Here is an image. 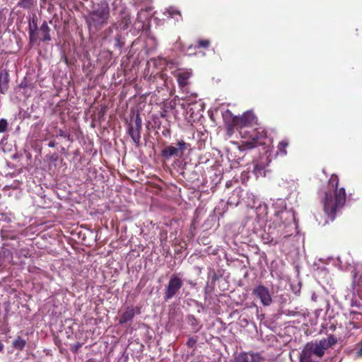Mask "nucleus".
<instances>
[{"mask_svg":"<svg viewBox=\"0 0 362 362\" xmlns=\"http://www.w3.org/2000/svg\"><path fill=\"white\" fill-rule=\"evenodd\" d=\"M339 183L338 176L332 174L329 180L323 201L324 211L332 221L335 218L337 211L344 205L346 199L345 189L339 188Z\"/></svg>","mask_w":362,"mask_h":362,"instance_id":"nucleus-1","label":"nucleus"},{"mask_svg":"<svg viewBox=\"0 0 362 362\" xmlns=\"http://www.w3.org/2000/svg\"><path fill=\"white\" fill-rule=\"evenodd\" d=\"M337 343V339L332 334L327 338L308 342L300 354V362H320L326 351Z\"/></svg>","mask_w":362,"mask_h":362,"instance_id":"nucleus-2","label":"nucleus"},{"mask_svg":"<svg viewBox=\"0 0 362 362\" xmlns=\"http://www.w3.org/2000/svg\"><path fill=\"white\" fill-rule=\"evenodd\" d=\"M109 14L108 7L105 3L98 5V8L90 12L86 17V23L91 32H95L105 23Z\"/></svg>","mask_w":362,"mask_h":362,"instance_id":"nucleus-3","label":"nucleus"},{"mask_svg":"<svg viewBox=\"0 0 362 362\" xmlns=\"http://www.w3.org/2000/svg\"><path fill=\"white\" fill-rule=\"evenodd\" d=\"M182 280L180 277L179 274H172L165 288L163 296L164 300L165 301H168L174 298L182 288Z\"/></svg>","mask_w":362,"mask_h":362,"instance_id":"nucleus-4","label":"nucleus"},{"mask_svg":"<svg viewBox=\"0 0 362 362\" xmlns=\"http://www.w3.org/2000/svg\"><path fill=\"white\" fill-rule=\"evenodd\" d=\"M148 70L146 71V78L151 83H156V88L158 91L159 88L163 89V86H165L167 89L173 88V81L171 78H169L166 74L159 71L156 74L151 73L148 76Z\"/></svg>","mask_w":362,"mask_h":362,"instance_id":"nucleus-5","label":"nucleus"},{"mask_svg":"<svg viewBox=\"0 0 362 362\" xmlns=\"http://www.w3.org/2000/svg\"><path fill=\"white\" fill-rule=\"evenodd\" d=\"M141 127V119L138 114L131 119L128 124V134L137 147L140 146Z\"/></svg>","mask_w":362,"mask_h":362,"instance_id":"nucleus-6","label":"nucleus"},{"mask_svg":"<svg viewBox=\"0 0 362 362\" xmlns=\"http://www.w3.org/2000/svg\"><path fill=\"white\" fill-rule=\"evenodd\" d=\"M187 146L188 144L185 141H179L177 144V147L168 146L164 148L161 151V155L165 158H169L172 156L181 158L185 151L187 148Z\"/></svg>","mask_w":362,"mask_h":362,"instance_id":"nucleus-7","label":"nucleus"},{"mask_svg":"<svg viewBox=\"0 0 362 362\" xmlns=\"http://www.w3.org/2000/svg\"><path fill=\"white\" fill-rule=\"evenodd\" d=\"M132 24V18L129 12L124 8H122L117 17V23H115V27L117 30L125 31Z\"/></svg>","mask_w":362,"mask_h":362,"instance_id":"nucleus-8","label":"nucleus"},{"mask_svg":"<svg viewBox=\"0 0 362 362\" xmlns=\"http://www.w3.org/2000/svg\"><path fill=\"white\" fill-rule=\"evenodd\" d=\"M239 134L243 139L246 140L252 139L254 141L262 140L265 139V134L262 132H259L256 128L253 127H245L239 128Z\"/></svg>","mask_w":362,"mask_h":362,"instance_id":"nucleus-9","label":"nucleus"},{"mask_svg":"<svg viewBox=\"0 0 362 362\" xmlns=\"http://www.w3.org/2000/svg\"><path fill=\"white\" fill-rule=\"evenodd\" d=\"M264 358L259 352H241L235 358V362H263Z\"/></svg>","mask_w":362,"mask_h":362,"instance_id":"nucleus-10","label":"nucleus"},{"mask_svg":"<svg viewBox=\"0 0 362 362\" xmlns=\"http://www.w3.org/2000/svg\"><path fill=\"white\" fill-rule=\"evenodd\" d=\"M192 76V72L189 70L177 71L174 73V76L177 78L178 86L183 92H187L189 79Z\"/></svg>","mask_w":362,"mask_h":362,"instance_id":"nucleus-11","label":"nucleus"},{"mask_svg":"<svg viewBox=\"0 0 362 362\" xmlns=\"http://www.w3.org/2000/svg\"><path fill=\"white\" fill-rule=\"evenodd\" d=\"M252 294L260 300L264 306L269 305L272 302V298L269 294L268 288L262 285H259L252 291Z\"/></svg>","mask_w":362,"mask_h":362,"instance_id":"nucleus-12","label":"nucleus"},{"mask_svg":"<svg viewBox=\"0 0 362 362\" xmlns=\"http://www.w3.org/2000/svg\"><path fill=\"white\" fill-rule=\"evenodd\" d=\"M255 120V115L248 112L244 113L241 117H234V123L236 124L237 129L251 127Z\"/></svg>","mask_w":362,"mask_h":362,"instance_id":"nucleus-13","label":"nucleus"},{"mask_svg":"<svg viewBox=\"0 0 362 362\" xmlns=\"http://www.w3.org/2000/svg\"><path fill=\"white\" fill-rule=\"evenodd\" d=\"M50 30V28L49 27L47 23L44 21L37 31L38 40L42 42L50 41L52 40Z\"/></svg>","mask_w":362,"mask_h":362,"instance_id":"nucleus-14","label":"nucleus"},{"mask_svg":"<svg viewBox=\"0 0 362 362\" xmlns=\"http://www.w3.org/2000/svg\"><path fill=\"white\" fill-rule=\"evenodd\" d=\"M38 30L37 21L33 18L32 22L29 23L28 29L29 41L30 44H34L38 40Z\"/></svg>","mask_w":362,"mask_h":362,"instance_id":"nucleus-15","label":"nucleus"},{"mask_svg":"<svg viewBox=\"0 0 362 362\" xmlns=\"http://www.w3.org/2000/svg\"><path fill=\"white\" fill-rule=\"evenodd\" d=\"M9 76L6 70L0 72V92L4 94L8 88Z\"/></svg>","mask_w":362,"mask_h":362,"instance_id":"nucleus-16","label":"nucleus"},{"mask_svg":"<svg viewBox=\"0 0 362 362\" xmlns=\"http://www.w3.org/2000/svg\"><path fill=\"white\" fill-rule=\"evenodd\" d=\"M264 142L262 140L254 141L252 139L245 140L242 141L239 148L240 151H246L249 149H252L256 148L257 146L263 144Z\"/></svg>","mask_w":362,"mask_h":362,"instance_id":"nucleus-17","label":"nucleus"},{"mask_svg":"<svg viewBox=\"0 0 362 362\" xmlns=\"http://www.w3.org/2000/svg\"><path fill=\"white\" fill-rule=\"evenodd\" d=\"M134 308H128L119 319L120 324H125L131 322L135 315Z\"/></svg>","mask_w":362,"mask_h":362,"instance_id":"nucleus-18","label":"nucleus"},{"mask_svg":"<svg viewBox=\"0 0 362 362\" xmlns=\"http://www.w3.org/2000/svg\"><path fill=\"white\" fill-rule=\"evenodd\" d=\"M187 321L193 332H197L202 327V325H199L198 320L193 315H189L187 317Z\"/></svg>","mask_w":362,"mask_h":362,"instance_id":"nucleus-19","label":"nucleus"},{"mask_svg":"<svg viewBox=\"0 0 362 362\" xmlns=\"http://www.w3.org/2000/svg\"><path fill=\"white\" fill-rule=\"evenodd\" d=\"M211 45V41L208 39H199L197 41V43L194 46L190 45L188 47V50L189 49H208Z\"/></svg>","mask_w":362,"mask_h":362,"instance_id":"nucleus-20","label":"nucleus"},{"mask_svg":"<svg viewBox=\"0 0 362 362\" xmlns=\"http://www.w3.org/2000/svg\"><path fill=\"white\" fill-rule=\"evenodd\" d=\"M289 145V141L287 139H284L279 141L277 146V155L284 156L287 154L286 148Z\"/></svg>","mask_w":362,"mask_h":362,"instance_id":"nucleus-21","label":"nucleus"},{"mask_svg":"<svg viewBox=\"0 0 362 362\" xmlns=\"http://www.w3.org/2000/svg\"><path fill=\"white\" fill-rule=\"evenodd\" d=\"M0 235L3 240H16L17 238V235L16 234V233L8 230L1 229Z\"/></svg>","mask_w":362,"mask_h":362,"instance_id":"nucleus-22","label":"nucleus"},{"mask_svg":"<svg viewBox=\"0 0 362 362\" xmlns=\"http://www.w3.org/2000/svg\"><path fill=\"white\" fill-rule=\"evenodd\" d=\"M13 347L18 350H23L25 345H26V341L23 339H22L20 337H18L13 341Z\"/></svg>","mask_w":362,"mask_h":362,"instance_id":"nucleus-23","label":"nucleus"},{"mask_svg":"<svg viewBox=\"0 0 362 362\" xmlns=\"http://www.w3.org/2000/svg\"><path fill=\"white\" fill-rule=\"evenodd\" d=\"M18 6L24 9H30L34 6V0H20Z\"/></svg>","mask_w":362,"mask_h":362,"instance_id":"nucleus-24","label":"nucleus"},{"mask_svg":"<svg viewBox=\"0 0 362 362\" xmlns=\"http://www.w3.org/2000/svg\"><path fill=\"white\" fill-rule=\"evenodd\" d=\"M127 35V33L122 34H117V37H115L117 41V46L119 48H122L125 42H124V36Z\"/></svg>","mask_w":362,"mask_h":362,"instance_id":"nucleus-25","label":"nucleus"},{"mask_svg":"<svg viewBox=\"0 0 362 362\" xmlns=\"http://www.w3.org/2000/svg\"><path fill=\"white\" fill-rule=\"evenodd\" d=\"M235 128L237 129V127H236V124H235V123H234V117H233L232 119V122L230 123H228L226 124L227 134L229 136H230L233 134Z\"/></svg>","mask_w":362,"mask_h":362,"instance_id":"nucleus-26","label":"nucleus"},{"mask_svg":"<svg viewBox=\"0 0 362 362\" xmlns=\"http://www.w3.org/2000/svg\"><path fill=\"white\" fill-rule=\"evenodd\" d=\"M18 87L20 88H23L24 90L28 89V88L32 90L33 88V84L30 83H28L25 78H23V80L21 82Z\"/></svg>","mask_w":362,"mask_h":362,"instance_id":"nucleus-27","label":"nucleus"},{"mask_svg":"<svg viewBox=\"0 0 362 362\" xmlns=\"http://www.w3.org/2000/svg\"><path fill=\"white\" fill-rule=\"evenodd\" d=\"M197 341H198L197 337H189L186 343V345L188 347L193 348L195 346L196 344L197 343Z\"/></svg>","mask_w":362,"mask_h":362,"instance_id":"nucleus-28","label":"nucleus"},{"mask_svg":"<svg viewBox=\"0 0 362 362\" xmlns=\"http://www.w3.org/2000/svg\"><path fill=\"white\" fill-rule=\"evenodd\" d=\"M168 15L173 18L175 16L177 15L179 16H181V13L179 10L175 8H173V7H170L168 9H167V11H166Z\"/></svg>","mask_w":362,"mask_h":362,"instance_id":"nucleus-29","label":"nucleus"},{"mask_svg":"<svg viewBox=\"0 0 362 362\" xmlns=\"http://www.w3.org/2000/svg\"><path fill=\"white\" fill-rule=\"evenodd\" d=\"M8 122L5 119H0V133L5 132L7 129Z\"/></svg>","mask_w":362,"mask_h":362,"instance_id":"nucleus-30","label":"nucleus"},{"mask_svg":"<svg viewBox=\"0 0 362 362\" xmlns=\"http://www.w3.org/2000/svg\"><path fill=\"white\" fill-rule=\"evenodd\" d=\"M349 315H350V316H352L351 317L352 320H359L358 316H362V314L357 311H350Z\"/></svg>","mask_w":362,"mask_h":362,"instance_id":"nucleus-31","label":"nucleus"},{"mask_svg":"<svg viewBox=\"0 0 362 362\" xmlns=\"http://www.w3.org/2000/svg\"><path fill=\"white\" fill-rule=\"evenodd\" d=\"M81 346L82 344L80 342H77L71 346V351L74 353H77Z\"/></svg>","mask_w":362,"mask_h":362,"instance_id":"nucleus-32","label":"nucleus"},{"mask_svg":"<svg viewBox=\"0 0 362 362\" xmlns=\"http://www.w3.org/2000/svg\"><path fill=\"white\" fill-rule=\"evenodd\" d=\"M54 3L59 4L61 7L65 6L69 0H52Z\"/></svg>","mask_w":362,"mask_h":362,"instance_id":"nucleus-33","label":"nucleus"},{"mask_svg":"<svg viewBox=\"0 0 362 362\" xmlns=\"http://www.w3.org/2000/svg\"><path fill=\"white\" fill-rule=\"evenodd\" d=\"M358 346V349L356 351L357 357H362V341L357 344Z\"/></svg>","mask_w":362,"mask_h":362,"instance_id":"nucleus-34","label":"nucleus"},{"mask_svg":"<svg viewBox=\"0 0 362 362\" xmlns=\"http://www.w3.org/2000/svg\"><path fill=\"white\" fill-rule=\"evenodd\" d=\"M59 136L64 137V138H66L67 139H69V137H70V135L69 134L64 132L62 130L59 131Z\"/></svg>","mask_w":362,"mask_h":362,"instance_id":"nucleus-35","label":"nucleus"},{"mask_svg":"<svg viewBox=\"0 0 362 362\" xmlns=\"http://www.w3.org/2000/svg\"><path fill=\"white\" fill-rule=\"evenodd\" d=\"M56 145H57V143L54 141H51L48 144V146L51 147V148L54 147Z\"/></svg>","mask_w":362,"mask_h":362,"instance_id":"nucleus-36","label":"nucleus"},{"mask_svg":"<svg viewBox=\"0 0 362 362\" xmlns=\"http://www.w3.org/2000/svg\"><path fill=\"white\" fill-rule=\"evenodd\" d=\"M350 325H352L354 328H358V326L354 322H350Z\"/></svg>","mask_w":362,"mask_h":362,"instance_id":"nucleus-37","label":"nucleus"},{"mask_svg":"<svg viewBox=\"0 0 362 362\" xmlns=\"http://www.w3.org/2000/svg\"><path fill=\"white\" fill-rule=\"evenodd\" d=\"M4 348V344L0 341V351H3Z\"/></svg>","mask_w":362,"mask_h":362,"instance_id":"nucleus-38","label":"nucleus"},{"mask_svg":"<svg viewBox=\"0 0 362 362\" xmlns=\"http://www.w3.org/2000/svg\"><path fill=\"white\" fill-rule=\"evenodd\" d=\"M57 158H58V157H57V155H56V154H54V155H53V156H52V159H53L54 160H56L57 159Z\"/></svg>","mask_w":362,"mask_h":362,"instance_id":"nucleus-39","label":"nucleus"},{"mask_svg":"<svg viewBox=\"0 0 362 362\" xmlns=\"http://www.w3.org/2000/svg\"><path fill=\"white\" fill-rule=\"evenodd\" d=\"M1 252H3L4 253H6V252H8L9 253V251L8 250H4V249H1Z\"/></svg>","mask_w":362,"mask_h":362,"instance_id":"nucleus-40","label":"nucleus"},{"mask_svg":"<svg viewBox=\"0 0 362 362\" xmlns=\"http://www.w3.org/2000/svg\"><path fill=\"white\" fill-rule=\"evenodd\" d=\"M227 115H231L230 112V111H228H228H226V114L224 115V117H226Z\"/></svg>","mask_w":362,"mask_h":362,"instance_id":"nucleus-41","label":"nucleus"},{"mask_svg":"<svg viewBox=\"0 0 362 362\" xmlns=\"http://www.w3.org/2000/svg\"><path fill=\"white\" fill-rule=\"evenodd\" d=\"M285 214H287V213H285ZM284 215V213H281V218H283Z\"/></svg>","mask_w":362,"mask_h":362,"instance_id":"nucleus-42","label":"nucleus"},{"mask_svg":"<svg viewBox=\"0 0 362 362\" xmlns=\"http://www.w3.org/2000/svg\"><path fill=\"white\" fill-rule=\"evenodd\" d=\"M110 223L112 226H113V220H112Z\"/></svg>","mask_w":362,"mask_h":362,"instance_id":"nucleus-43","label":"nucleus"}]
</instances>
